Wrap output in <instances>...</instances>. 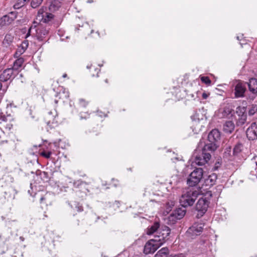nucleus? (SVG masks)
<instances>
[{
  "label": "nucleus",
  "instance_id": "obj_14",
  "mask_svg": "<svg viewBox=\"0 0 257 257\" xmlns=\"http://www.w3.org/2000/svg\"><path fill=\"white\" fill-rule=\"evenodd\" d=\"M54 16L51 13L44 12L42 10H39L37 16V19L40 22L46 23L51 21L53 19Z\"/></svg>",
  "mask_w": 257,
  "mask_h": 257
},
{
  "label": "nucleus",
  "instance_id": "obj_21",
  "mask_svg": "<svg viewBox=\"0 0 257 257\" xmlns=\"http://www.w3.org/2000/svg\"><path fill=\"white\" fill-rule=\"evenodd\" d=\"M249 105H246L244 101H242V123H244L242 120L246 121V116L248 115Z\"/></svg>",
  "mask_w": 257,
  "mask_h": 257
},
{
  "label": "nucleus",
  "instance_id": "obj_51",
  "mask_svg": "<svg viewBox=\"0 0 257 257\" xmlns=\"http://www.w3.org/2000/svg\"><path fill=\"white\" fill-rule=\"evenodd\" d=\"M256 165L257 166V162H256Z\"/></svg>",
  "mask_w": 257,
  "mask_h": 257
},
{
  "label": "nucleus",
  "instance_id": "obj_15",
  "mask_svg": "<svg viewBox=\"0 0 257 257\" xmlns=\"http://www.w3.org/2000/svg\"><path fill=\"white\" fill-rule=\"evenodd\" d=\"M217 178V177L216 174L215 173H212L205 179L204 185L208 187L212 186L215 184Z\"/></svg>",
  "mask_w": 257,
  "mask_h": 257
},
{
  "label": "nucleus",
  "instance_id": "obj_34",
  "mask_svg": "<svg viewBox=\"0 0 257 257\" xmlns=\"http://www.w3.org/2000/svg\"><path fill=\"white\" fill-rule=\"evenodd\" d=\"M75 208L78 212H81L83 210V206L79 203L76 204Z\"/></svg>",
  "mask_w": 257,
  "mask_h": 257
},
{
  "label": "nucleus",
  "instance_id": "obj_44",
  "mask_svg": "<svg viewBox=\"0 0 257 257\" xmlns=\"http://www.w3.org/2000/svg\"><path fill=\"white\" fill-rule=\"evenodd\" d=\"M67 74H64L63 75V76H62V77H63V78H66V77H67Z\"/></svg>",
  "mask_w": 257,
  "mask_h": 257
},
{
  "label": "nucleus",
  "instance_id": "obj_12",
  "mask_svg": "<svg viewBox=\"0 0 257 257\" xmlns=\"http://www.w3.org/2000/svg\"><path fill=\"white\" fill-rule=\"evenodd\" d=\"M246 137L249 140H255L257 139V124L255 122L251 124L246 131Z\"/></svg>",
  "mask_w": 257,
  "mask_h": 257
},
{
  "label": "nucleus",
  "instance_id": "obj_5",
  "mask_svg": "<svg viewBox=\"0 0 257 257\" xmlns=\"http://www.w3.org/2000/svg\"><path fill=\"white\" fill-rule=\"evenodd\" d=\"M161 245V243L158 242L155 238L150 239L146 243L144 246V253L146 254H153Z\"/></svg>",
  "mask_w": 257,
  "mask_h": 257
},
{
  "label": "nucleus",
  "instance_id": "obj_39",
  "mask_svg": "<svg viewBox=\"0 0 257 257\" xmlns=\"http://www.w3.org/2000/svg\"><path fill=\"white\" fill-rule=\"evenodd\" d=\"M5 39L7 40H8V39L10 40L11 39V36L10 35H7L6 36Z\"/></svg>",
  "mask_w": 257,
  "mask_h": 257
},
{
  "label": "nucleus",
  "instance_id": "obj_3",
  "mask_svg": "<svg viewBox=\"0 0 257 257\" xmlns=\"http://www.w3.org/2000/svg\"><path fill=\"white\" fill-rule=\"evenodd\" d=\"M203 170L202 168H196L190 173L187 179V184L193 187L197 185L203 177Z\"/></svg>",
  "mask_w": 257,
  "mask_h": 257
},
{
  "label": "nucleus",
  "instance_id": "obj_17",
  "mask_svg": "<svg viewBox=\"0 0 257 257\" xmlns=\"http://www.w3.org/2000/svg\"><path fill=\"white\" fill-rule=\"evenodd\" d=\"M248 87L249 91L253 94L257 93V79L255 78H251L249 82L245 83Z\"/></svg>",
  "mask_w": 257,
  "mask_h": 257
},
{
  "label": "nucleus",
  "instance_id": "obj_48",
  "mask_svg": "<svg viewBox=\"0 0 257 257\" xmlns=\"http://www.w3.org/2000/svg\"><path fill=\"white\" fill-rule=\"evenodd\" d=\"M237 39L238 40H239L238 36L237 37Z\"/></svg>",
  "mask_w": 257,
  "mask_h": 257
},
{
  "label": "nucleus",
  "instance_id": "obj_23",
  "mask_svg": "<svg viewBox=\"0 0 257 257\" xmlns=\"http://www.w3.org/2000/svg\"><path fill=\"white\" fill-rule=\"evenodd\" d=\"M234 128V125L231 121H226L223 125V130L226 133L230 134Z\"/></svg>",
  "mask_w": 257,
  "mask_h": 257
},
{
  "label": "nucleus",
  "instance_id": "obj_8",
  "mask_svg": "<svg viewBox=\"0 0 257 257\" xmlns=\"http://www.w3.org/2000/svg\"><path fill=\"white\" fill-rule=\"evenodd\" d=\"M209 201L206 198H200L196 205V209L198 211V213L197 215V217L199 215L201 216L205 213L208 207Z\"/></svg>",
  "mask_w": 257,
  "mask_h": 257
},
{
  "label": "nucleus",
  "instance_id": "obj_31",
  "mask_svg": "<svg viewBox=\"0 0 257 257\" xmlns=\"http://www.w3.org/2000/svg\"><path fill=\"white\" fill-rule=\"evenodd\" d=\"M50 195V193H47L44 196L42 197L40 199V202L41 203L45 202V203H47L48 202L50 203L51 201H47L48 197Z\"/></svg>",
  "mask_w": 257,
  "mask_h": 257
},
{
  "label": "nucleus",
  "instance_id": "obj_46",
  "mask_svg": "<svg viewBox=\"0 0 257 257\" xmlns=\"http://www.w3.org/2000/svg\"><path fill=\"white\" fill-rule=\"evenodd\" d=\"M105 82L106 83H107L108 82V79H106L105 80Z\"/></svg>",
  "mask_w": 257,
  "mask_h": 257
},
{
  "label": "nucleus",
  "instance_id": "obj_29",
  "mask_svg": "<svg viewBox=\"0 0 257 257\" xmlns=\"http://www.w3.org/2000/svg\"><path fill=\"white\" fill-rule=\"evenodd\" d=\"M200 80L203 83L206 84L207 85H210L211 83L210 79L207 76H201Z\"/></svg>",
  "mask_w": 257,
  "mask_h": 257
},
{
  "label": "nucleus",
  "instance_id": "obj_49",
  "mask_svg": "<svg viewBox=\"0 0 257 257\" xmlns=\"http://www.w3.org/2000/svg\"><path fill=\"white\" fill-rule=\"evenodd\" d=\"M216 169H217V167H216V166H215V167H214V170H216Z\"/></svg>",
  "mask_w": 257,
  "mask_h": 257
},
{
  "label": "nucleus",
  "instance_id": "obj_28",
  "mask_svg": "<svg viewBox=\"0 0 257 257\" xmlns=\"http://www.w3.org/2000/svg\"><path fill=\"white\" fill-rule=\"evenodd\" d=\"M241 152V145L239 144H237L233 149V154L234 156H238Z\"/></svg>",
  "mask_w": 257,
  "mask_h": 257
},
{
  "label": "nucleus",
  "instance_id": "obj_10",
  "mask_svg": "<svg viewBox=\"0 0 257 257\" xmlns=\"http://www.w3.org/2000/svg\"><path fill=\"white\" fill-rule=\"evenodd\" d=\"M185 210L179 208L174 211L168 217L169 221L174 223L177 220L180 219L184 217L185 214Z\"/></svg>",
  "mask_w": 257,
  "mask_h": 257
},
{
  "label": "nucleus",
  "instance_id": "obj_38",
  "mask_svg": "<svg viewBox=\"0 0 257 257\" xmlns=\"http://www.w3.org/2000/svg\"><path fill=\"white\" fill-rule=\"evenodd\" d=\"M241 90H242V97L244 96V95H243V93L245 91V90L243 88V83H242V88H241Z\"/></svg>",
  "mask_w": 257,
  "mask_h": 257
},
{
  "label": "nucleus",
  "instance_id": "obj_20",
  "mask_svg": "<svg viewBox=\"0 0 257 257\" xmlns=\"http://www.w3.org/2000/svg\"><path fill=\"white\" fill-rule=\"evenodd\" d=\"M160 224L158 222H155L152 225L149 226L146 230V234L149 235H152L154 232L160 228Z\"/></svg>",
  "mask_w": 257,
  "mask_h": 257
},
{
  "label": "nucleus",
  "instance_id": "obj_43",
  "mask_svg": "<svg viewBox=\"0 0 257 257\" xmlns=\"http://www.w3.org/2000/svg\"><path fill=\"white\" fill-rule=\"evenodd\" d=\"M31 30V29H30L28 34H27V37H28V35H30V33Z\"/></svg>",
  "mask_w": 257,
  "mask_h": 257
},
{
  "label": "nucleus",
  "instance_id": "obj_36",
  "mask_svg": "<svg viewBox=\"0 0 257 257\" xmlns=\"http://www.w3.org/2000/svg\"><path fill=\"white\" fill-rule=\"evenodd\" d=\"M147 188H145V192L143 194L144 196H148V195H151L149 191H147Z\"/></svg>",
  "mask_w": 257,
  "mask_h": 257
},
{
  "label": "nucleus",
  "instance_id": "obj_13",
  "mask_svg": "<svg viewBox=\"0 0 257 257\" xmlns=\"http://www.w3.org/2000/svg\"><path fill=\"white\" fill-rule=\"evenodd\" d=\"M10 15L12 17L9 15H5L0 19V28L9 25L16 19L17 15L15 12H11Z\"/></svg>",
  "mask_w": 257,
  "mask_h": 257
},
{
  "label": "nucleus",
  "instance_id": "obj_7",
  "mask_svg": "<svg viewBox=\"0 0 257 257\" xmlns=\"http://www.w3.org/2000/svg\"><path fill=\"white\" fill-rule=\"evenodd\" d=\"M57 116V112L55 109L50 110L45 115V121L50 127H54L57 125L58 122L56 118Z\"/></svg>",
  "mask_w": 257,
  "mask_h": 257
},
{
  "label": "nucleus",
  "instance_id": "obj_26",
  "mask_svg": "<svg viewBox=\"0 0 257 257\" xmlns=\"http://www.w3.org/2000/svg\"><path fill=\"white\" fill-rule=\"evenodd\" d=\"M87 68L90 69L89 72L92 77L98 76V73L100 72V69L99 68L96 67L92 65L87 66Z\"/></svg>",
  "mask_w": 257,
  "mask_h": 257
},
{
  "label": "nucleus",
  "instance_id": "obj_9",
  "mask_svg": "<svg viewBox=\"0 0 257 257\" xmlns=\"http://www.w3.org/2000/svg\"><path fill=\"white\" fill-rule=\"evenodd\" d=\"M204 224L202 223H194L187 230V233L192 238L200 235L202 232L204 228Z\"/></svg>",
  "mask_w": 257,
  "mask_h": 257
},
{
  "label": "nucleus",
  "instance_id": "obj_16",
  "mask_svg": "<svg viewBox=\"0 0 257 257\" xmlns=\"http://www.w3.org/2000/svg\"><path fill=\"white\" fill-rule=\"evenodd\" d=\"M13 75V70L12 68L5 70L0 75V79L2 81H7L9 80Z\"/></svg>",
  "mask_w": 257,
  "mask_h": 257
},
{
  "label": "nucleus",
  "instance_id": "obj_18",
  "mask_svg": "<svg viewBox=\"0 0 257 257\" xmlns=\"http://www.w3.org/2000/svg\"><path fill=\"white\" fill-rule=\"evenodd\" d=\"M232 85L235 86V97H241V82L239 80H235L232 82Z\"/></svg>",
  "mask_w": 257,
  "mask_h": 257
},
{
  "label": "nucleus",
  "instance_id": "obj_22",
  "mask_svg": "<svg viewBox=\"0 0 257 257\" xmlns=\"http://www.w3.org/2000/svg\"><path fill=\"white\" fill-rule=\"evenodd\" d=\"M2 122L1 123L2 125L6 127L8 130H10L13 126V124L11 123L10 120L11 119L10 118H8L5 116H3L1 117Z\"/></svg>",
  "mask_w": 257,
  "mask_h": 257
},
{
  "label": "nucleus",
  "instance_id": "obj_2",
  "mask_svg": "<svg viewBox=\"0 0 257 257\" xmlns=\"http://www.w3.org/2000/svg\"><path fill=\"white\" fill-rule=\"evenodd\" d=\"M220 138V134L217 129L212 130L208 135V140L209 143L204 146V150H209L212 152L216 150L218 147V141Z\"/></svg>",
  "mask_w": 257,
  "mask_h": 257
},
{
  "label": "nucleus",
  "instance_id": "obj_47",
  "mask_svg": "<svg viewBox=\"0 0 257 257\" xmlns=\"http://www.w3.org/2000/svg\"><path fill=\"white\" fill-rule=\"evenodd\" d=\"M2 85L1 83L0 82V90L2 88Z\"/></svg>",
  "mask_w": 257,
  "mask_h": 257
},
{
  "label": "nucleus",
  "instance_id": "obj_45",
  "mask_svg": "<svg viewBox=\"0 0 257 257\" xmlns=\"http://www.w3.org/2000/svg\"><path fill=\"white\" fill-rule=\"evenodd\" d=\"M149 199L150 200V201H154V200H153V199H152L151 198H150V197H149Z\"/></svg>",
  "mask_w": 257,
  "mask_h": 257
},
{
  "label": "nucleus",
  "instance_id": "obj_11",
  "mask_svg": "<svg viewBox=\"0 0 257 257\" xmlns=\"http://www.w3.org/2000/svg\"><path fill=\"white\" fill-rule=\"evenodd\" d=\"M49 32V28L43 26H39L36 30V36L39 41H44L48 36Z\"/></svg>",
  "mask_w": 257,
  "mask_h": 257
},
{
  "label": "nucleus",
  "instance_id": "obj_30",
  "mask_svg": "<svg viewBox=\"0 0 257 257\" xmlns=\"http://www.w3.org/2000/svg\"><path fill=\"white\" fill-rule=\"evenodd\" d=\"M43 0H32L31 1V6L33 8H36L39 6Z\"/></svg>",
  "mask_w": 257,
  "mask_h": 257
},
{
  "label": "nucleus",
  "instance_id": "obj_1",
  "mask_svg": "<svg viewBox=\"0 0 257 257\" xmlns=\"http://www.w3.org/2000/svg\"><path fill=\"white\" fill-rule=\"evenodd\" d=\"M198 192L194 188H188L185 189L180 199L181 206L184 207L192 206L197 198Z\"/></svg>",
  "mask_w": 257,
  "mask_h": 257
},
{
  "label": "nucleus",
  "instance_id": "obj_35",
  "mask_svg": "<svg viewBox=\"0 0 257 257\" xmlns=\"http://www.w3.org/2000/svg\"><path fill=\"white\" fill-rule=\"evenodd\" d=\"M24 5V3H18L14 5V8L15 9H18L22 7Z\"/></svg>",
  "mask_w": 257,
  "mask_h": 257
},
{
  "label": "nucleus",
  "instance_id": "obj_27",
  "mask_svg": "<svg viewBox=\"0 0 257 257\" xmlns=\"http://www.w3.org/2000/svg\"><path fill=\"white\" fill-rule=\"evenodd\" d=\"M257 111V104H252L249 105V110H248V115L251 116Z\"/></svg>",
  "mask_w": 257,
  "mask_h": 257
},
{
  "label": "nucleus",
  "instance_id": "obj_40",
  "mask_svg": "<svg viewBox=\"0 0 257 257\" xmlns=\"http://www.w3.org/2000/svg\"><path fill=\"white\" fill-rule=\"evenodd\" d=\"M174 257H186V256L184 255H183V254H180L179 255H175Z\"/></svg>",
  "mask_w": 257,
  "mask_h": 257
},
{
  "label": "nucleus",
  "instance_id": "obj_4",
  "mask_svg": "<svg viewBox=\"0 0 257 257\" xmlns=\"http://www.w3.org/2000/svg\"><path fill=\"white\" fill-rule=\"evenodd\" d=\"M171 232V230L167 226H162L157 232V235L155 236L154 238L159 243L162 245L164 242L169 239V236Z\"/></svg>",
  "mask_w": 257,
  "mask_h": 257
},
{
  "label": "nucleus",
  "instance_id": "obj_33",
  "mask_svg": "<svg viewBox=\"0 0 257 257\" xmlns=\"http://www.w3.org/2000/svg\"><path fill=\"white\" fill-rule=\"evenodd\" d=\"M51 154H52V153L51 152L43 151L40 153L41 156H42L47 159L49 158L50 157Z\"/></svg>",
  "mask_w": 257,
  "mask_h": 257
},
{
  "label": "nucleus",
  "instance_id": "obj_41",
  "mask_svg": "<svg viewBox=\"0 0 257 257\" xmlns=\"http://www.w3.org/2000/svg\"><path fill=\"white\" fill-rule=\"evenodd\" d=\"M240 110V106L237 107L236 108V113H238Z\"/></svg>",
  "mask_w": 257,
  "mask_h": 257
},
{
  "label": "nucleus",
  "instance_id": "obj_42",
  "mask_svg": "<svg viewBox=\"0 0 257 257\" xmlns=\"http://www.w3.org/2000/svg\"><path fill=\"white\" fill-rule=\"evenodd\" d=\"M57 2H54L51 5V7L54 6L55 4H57Z\"/></svg>",
  "mask_w": 257,
  "mask_h": 257
},
{
  "label": "nucleus",
  "instance_id": "obj_6",
  "mask_svg": "<svg viewBox=\"0 0 257 257\" xmlns=\"http://www.w3.org/2000/svg\"><path fill=\"white\" fill-rule=\"evenodd\" d=\"M207 151L209 150H204V147L201 154L195 157L194 163L198 166H203L207 163L211 158L210 154Z\"/></svg>",
  "mask_w": 257,
  "mask_h": 257
},
{
  "label": "nucleus",
  "instance_id": "obj_50",
  "mask_svg": "<svg viewBox=\"0 0 257 257\" xmlns=\"http://www.w3.org/2000/svg\"><path fill=\"white\" fill-rule=\"evenodd\" d=\"M66 97H68V94H67V95H66Z\"/></svg>",
  "mask_w": 257,
  "mask_h": 257
},
{
  "label": "nucleus",
  "instance_id": "obj_19",
  "mask_svg": "<svg viewBox=\"0 0 257 257\" xmlns=\"http://www.w3.org/2000/svg\"><path fill=\"white\" fill-rule=\"evenodd\" d=\"M29 45L28 41L27 40L24 41L20 46L18 47L17 51L16 52L15 55L20 56L23 54L26 49H27Z\"/></svg>",
  "mask_w": 257,
  "mask_h": 257
},
{
  "label": "nucleus",
  "instance_id": "obj_37",
  "mask_svg": "<svg viewBox=\"0 0 257 257\" xmlns=\"http://www.w3.org/2000/svg\"><path fill=\"white\" fill-rule=\"evenodd\" d=\"M208 95H209V94L204 92L202 94V97L203 99H206L208 97Z\"/></svg>",
  "mask_w": 257,
  "mask_h": 257
},
{
  "label": "nucleus",
  "instance_id": "obj_32",
  "mask_svg": "<svg viewBox=\"0 0 257 257\" xmlns=\"http://www.w3.org/2000/svg\"><path fill=\"white\" fill-rule=\"evenodd\" d=\"M88 103V101L84 99L81 98L79 99V105L81 107H85L87 105Z\"/></svg>",
  "mask_w": 257,
  "mask_h": 257
},
{
  "label": "nucleus",
  "instance_id": "obj_25",
  "mask_svg": "<svg viewBox=\"0 0 257 257\" xmlns=\"http://www.w3.org/2000/svg\"><path fill=\"white\" fill-rule=\"evenodd\" d=\"M169 249L167 247H163L159 250L154 257H168Z\"/></svg>",
  "mask_w": 257,
  "mask_h": 257
},
{
  "label": "nucleus",
  "instance_id": "obj_24",
  "mask_svg": "<svg viewBox=\"0 0 257 257\" xmlns=\"http://www.w3.org/2000/svg\"><path fill=\"white\" fill-rule=\"evenodd\" d=\"M24 62V60L23 58H20L17 59L14 63L13 70L19 71V70L22 67V65Z\"/></svg>",
  "mask_w": 257,
  "mask_h": 257
}]
</instances>
